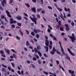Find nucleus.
Returning <instances> with one entry per match:
<instances>
[{"label":"nucleus","instance_id":"nucleus-39","mask_svg":"<svg viewBox=\"0 0 76 76\" xmlns=\"http://www.w3.org/2000/svg\"><path fill=\"white\" fill-rule=\"evenodd\" d=\"M38 63H39V64H41V60H39L38 61Z\"/></svg>","mask_w":76,"mask_h":76},{"label":"nucleus","instance_id":"nucleus-53","mask_svg":"<svg viewBox=\"0 0 76 76\" xmlns=\"http://www.w3.org/2000/svg\"><path fill=\"white\" fill-rule=\"evenodd\" d=\"M33 39L34 41H35V42H37V41H38L37 39L35 38H34Z\"/></svg>","mask_w":76,"mask_h":76},{"label":"nucleus","instance_id":"nucleus-25","mask_svg":"<svg viewBox=\"0 0 76 76\" xmlns=\"http://www.w3.org/2000/svg\"><path fill=\"white\" fill-rule=\"evenodd\" d=\"M41 12L42 14H45V11L44 10H42Z\"/></svg>","mask_w":76,"mask_h":76},{"label":"nucleus","instance_id":"nucleus-38","mask_svg":"<svg viewBox=\"0 0 76 76\" xmlns=\"http://www.w3.org/2000/svg\"><path fill=\"white\" fill-rule=\"evenodd\" d=\"M31 34L32 35H33V36H34V35H35V33H34V32H31Z\"/></svg>","mask_w":76,"mask_h":76},{"label":"nucleus","instance_id":"nucleus-61","mask_svg":"<svg viewBox=\"0 0 76 76\" xmlns=\"http://www.w3.org/2000/svg\"><path fill=\"white\" fill-rule=\"evenodd\" d=\"M50 67H53V64H52L50 63Z\"/></svg>","mask_w":76,"mask_h":76},{"label":"nucleus","instance_id":"nucleus-29","mask_svg":"<svg viewBox=\"0 0 76 76\" xmlns=\"http://www.w3.org/2000/svg\"><path fill=\"white\" fill-rule=\"evenodd\" d=\"M34 51L35 53H38V50H37V48H34Z\"/></svg>","mask_w":76,"mask_h":76},{"label":"nucleus","instance_id":"nucleus-27","mask_svg":"<svg viewBox=\"0 0 76 76\" xmlns=\"http://www.w3.org/2000/svg\"><path fill=\"white\" fill-rule=\"evenodd\" d=\"M53 52H56V49L55 48L53 47Z\"/></svg>","mask_w":76,"mask_h":76},{"label":"nucleus","instance_id":"nucleus-42","mask_svg":"<svg viewBox=\"0 0 76 76\" xmlns=\"http://www.w3.org/2000/svg\"><path fill=\"white\" fill-rule=\"evenodd\" d=\"M57 9H58V10H59V11H60L61 12L62 11V9H60V8H57Z\"/></svg>","mask_w":76,"mask_h":76},{"label":"nucleus","instance_id":"nucleus-21","mask_svg":"<svg viewBox=\"0 0 76 76\" xmlns=\"http://www.w3.org/2000/svg\"><path fill=\"white\" fill-rule=\"evenodd\" d=\"M41 10H42V9L41 8H38L37 9V11L38 12H39L41 11Z\"/></svg>","mask_w":76,"mask_h":76},{"label":"nucleus","instance_id":"nucleus-32","mask_svg":"<svg viewBox=\"0 0 76 76\" xmlns=\"http://www.w3.org/2000/svg\"><path fill=\"white\" fill-rule=\"evenodd\" d=\"M37 60V58L35 57H33V61H36Z\"/></svg>","mask_w":76,"mask_h":76},{"label":"nucleus","instance_id":"nucleus-13","mask_svg":"<svg viewBox=\"0 0 76 76\" xmlns=\"http://www.w3.org/2000/svg\"><path fill=\"white\" fill-rule=\"evenodd\" d=\"M16 18L18 20H20L22 19V17L20 15H18L17 17Z\"/></svg>","mask_w":76,"mask_h":76},{"label":"nucleus","instance_id":"nucleus-50","mask_svg":"<svg viewBox=\"0 0 76 76\" xmlns=\"http://www.w3.org/2000/svg\"><path fill=\"white\" fill-rule=\"evenodd\" d=\"M23 18H24V19H26V20L27 21H28V18H27V17H23Z\"/></svg>","mask_w":76,"mask_h":76},{"label":"nucleus","instance_id":"nucleus-2","mask_svg":"<svg viewBox=\"0 0 76 76\" xmlns=\"http://www.w3.org/2000/svg\"><path fill=\"white\" fill-rule=\"evenodd\" d=\"M30 19L32 20L33 22H34L35 24H37V20L38 19L37 18H32L31 17H30Z\"/></svg>","mask_w":76,"mask_h":76},{"label":"nucleus","instance_id":"nucleus-10","mask_svg":"<svg viewBox=\"0 0 76 76\" xmlns=\"http://www.w3.org/2000/svg\"><path fill=\"white\" fill-rule=\"evenodd\" d=\"M10 22L11 24H13V23H16V21H13V19L12 18H11L10 19Z\"/></svg>","mask_w":76,"mask_h":76},{"label":"nucleus","instance_id":"nucleus-48","mask_svg":"<svg viewBox=\"0 0 76 76\" xmlns=\"http://www.w3.org/2000/svg\"><path fill=\"white\" fill-rule=\"evenodd\" d=\"M7 69L8 70H10H10H11V68L10 67H7Z\"/></svg>","mask_w":76,"mask_h":76},{"label":"nucleus","instance_id":"nucleus-51","mask_svg":"<svg viewBox=\"0 0 76 76\" xmlns=\"http://www.w3.org/2000/svg\"><path fill=\"white\" fill-rule=\"evenodd\" d=\"M50 44L51 45H53V42H52V41H50Z\"/></svg>","mask_w":76,"mask_h":76},{"label":"nucleus","instance_id":"nucleus-62","mask_svg":"<svg viewBox=\"0 0 76 76\" xmlns=\"http://www.w3.org/2000/svg\"><path fill=\"white\" fill-rule=\"evenodd\" d=\"M56 61L57 63V64H59V63H60V62H59V61Z\"/></svg>","mask_w":76,"mask_h":76},{"label":"nucleus","instance_id":"nucleus-35","mask_svg":"<svg viewBox=\"0 0 76 76\" xmlns=\"http://www.w3.org/2000/svg\"><path fill=\"white\" fill-rule=\"evenodd\" d=\"M23 15H24V16H26L27 17H28V14H26L25 12H24L23 13Z\"/></svg>","mask_w":76,"mask_h":76},{"label":"nucleus","instance_id":"nucleus-23","mask_svg":"<svg viewBox=\"0 0 76 76\" xmlns=\"http://www.w3.org/2000/svg\"><path fill=\"white\" fill-rule=\"evenodd\" d=\"M19 31L20 32V33L21 35L22 36H23V33L22 32V31L21 30H19Z\"/></svg>","mask_w":76,"mask_h":76},{"label":"nucleus","instance_id":"nucleus-31","mask_svg":"<svg viewBox=\"0 0 76 76\" xmlns=\"http://www.w3.org/2000/svg\"><path fill=\"white\" fill-rule=\"evenodd\" d=\"M1 65L3 66V67H5V68H7V67L6 66V65H4L3 64H1Z\"/></svg>","mask_w":76,"mask_h":76},{"label":"nucleus","instance_id":"nucleus-24","mask_svg":"<svg viewBox=\"0 0 76 76\" xmlns=\"http://www.w3.org/2000/svg\"><path fill=\"white\" fill-rule=\"evenodd\" d=\"M1 28L3 29H5V27H4V26L2 25L1 26Z\"/></svg>","mask_w":76,"mask_h":76},{"label":"nucleus","instance_id":"nucleus-40","mask_svg":"<svg viewBox=\"0 0 76 76\" xmlns=\"http://www.w3.org/2000/svg\"><path fill=\"white\" fill-rule=\"evenodd\" d=\"M53 39H54V40H55V41H57V39L56 38V37L54 36L53 37Z\"/></svg>","mask_w":76,"mask_h":76},{"label":"nucleus","instance_id":"nucleus-47","mask_svg":"<svg viewBox=\"0 0 76 76\" xmlns=\"http://www.w3.org/2000/svg\"><path fill=\"white\" fill-rule=\"evenodd\" d=\"M36 37L37 38H39V34H37L36 35Z\"/></svg>","mask_w":76,"mask_h":76},{"label":"nucleus","instance_id":"nucleus-64","mask_svg":"<svg viewBox=\"0 0 76 76\" xmlns=\"http://www.w3.org/2000/svg\"><path fill=\"white\" fill-rule=\"evenodd\" d=\"M59 27L60 26L59 25L56 26V28H59Z\"/></svg>","mask_w":76,"mask_h":76},{"label":"nucleus","instance_id":"nucleus-14","mask_svg":"<svg viewBox=\"0 0 76 76\" xmlns=\"http://www.w3.org/2000/svg\"><path fill=\"white\" fill-rule=\"evenodd\" d=\"M31 11H33L34 12H36V8L34 7L33 8H31Z\"/></svg>","mask_w":76,"mask_h":76},{"label":"nucleus","instance_id":"nucleus-26","mask_svg":"<svg viewBox=\"0 0 76 76\" xmlns=\"http://www.w3.org/2000/svg\"><path fill=\"white\" fill-rule=\"evenodd\" d=\"M58 43L60 45V47H61V48L62 47V45H61V43L60 42V41H58Z\"/></svg>","mask_w":76,"mask_h":76},{"label":"nucleus","instance_id":"nucleus-34","mask_svg":"<svg viewBox=\"0 0 76 76\" xmlns=\"http://www.w3.org/2000/svg\"><path fill=\"white\" fill-rule=\"evenodd\" d=\"M11 51H12V52H13L14 53H17V52L14 49H11Z\"/></svg>","mask_w":76,"mask_h":76},{"label":"nucleus","instance_id":"nucleus-46","mask_svg":"<svg viewBox=\"0 0 76 76\" xmlns=\"http://www.w3.org/2000/svg\"><path fill=\"white\" fill-rule=\"evenodd\" d=\"M11 65L13 67H15V64L13 63H12Z\"/></svg>","mask_w":76,"mask_h":76},{"label":"nucleus","instance_id":"nucleus-28","mask_svg":"<svg viewBox=\"0 0 76 76\" xmlns=\"http://www.w3.org/2000/svg\"><path fill=\"white\" fill-rule=\"evenodd\" d=\"M4 51H3V50H1L0 51V53L1 54H3L4 53Z\"/></svg>","mask_w":76,"mask_h":76},{"label":"nucleus","instance_id":"nucleus-9","mask_svg":"<svg viewBox=\"0 0 76 76\" xmlns=\"http://www.w3.org/2000/svg\"><path fill=\"white\" fill-rule=\"evenodd\" d=\"M64 10L66 12H68L69 13H70V8H68L67 9V8L65 7L64 8Z\"/></svg>","mask_w":76,"mask_h":76},{"label":"nucleus","instance_id":"nucleus-58","mask_svg":"<svg viewBox=\"0 0 76 76\" xmlns=\"http://www.w3.org/2000/svg\"><path fill=\"white\" fill-rule=\"evenodd\" d=\"M1 60H3V61H4L5 60V58H1Z\"/></svg>","mask_w":76,"mask_h":76},{"label":"nucleus","instance_id":"nucleus-56","mask_svg":"<svg viewBox=\"0 0 76 76\" xmlns=\"http://www.w3.org/2000/svg\"><path fill=\"white\" fill-rule=\"evenodd\" d=\"M71 25L72 26H74V25H75V23L73 22H72Z\"/></svg>","mask_w":76,"mask_h":76},{"label":"nucleus","instance_id":"nucleus-1","mask_svg":"<svg viewBox=\"0 0 76 76\" xmlns=\"http://www.w3.org/2000/svg\"><path fill=\"white\" fill-rule=\"evenodd\" d=\"M72 36L68 35V37L71 39L72 42H73L75 41V40H76V38L75 37V34L73 33L72 34Z\"/></svg>","mask_w":76,"mask_h":76},{"label":"nucleus","instance_id":"nucleus-55","mask_svg":"<svg viewBox=\"0 0 76 76\" xmlns=\"http://www.w3.org/2000/svg\"><path fill=\"white\" fill-rule=\"evenodd\" d=\"M0 9H1V10H3V8L1 6H0Z\"/></svg>","mask_w":76,"mask_h":76},{"label":"nucleus","instance_id":"nucleus-3","mask_svg":"<svg viewBox=\"0 0 76 76\" xmlns=\"http://www.w3.org/2000/svg\"><path fill=\"white\" fill-rule=\"evenodd\" d=\"M7 0H3V1H1V5L4 7V4H6Z\"/></svg>","mask_w":76,"mask_h":76},{"label":"nucleus","instance_id":"nucleus-49","mask_svg":"<svg viewBox=\"0 0 76 76\" xmlns=\"http://www.w3.org/2000/svg\"><path fill=\"white\" fill-rule=\"evenodd\" d=\"M7 53L8 54H10V52L9 50H7Z\"/></svg>","mask_w":76,"mask_h":76},{"label":"nucleus","instance_id":"nucleus-63","mask_svg":"<svg viewBox=\"0 0 76 76\" xmlns=\"http://www.w3.org/2000/svg\"><path fill=\"white\" fill-rule=\"evenodd\" d=\"M58 24L59 25H61V21H59L58 22Z\"/></svg>","mask_w":76,"mask_h":76},{"label":"nucleus","instance_id":"nucleus-57","mask_svg":"<svg viewBox=\"0 0 76 76\" xmlns=\"http://www.w3.org/2000/svg\"><path fill=\"white\" fill-rule=\"evenodd\" d=\"M52 75L53 76H57L55 72H54L53 74Z\"/></svg>","mask_w":76,"mask_h":76},{"label":"nucleus","instance_id":"nucleus-18","mask_svg":"<svg viewBox=\"0 0 76 76\" xmlns=\"http://www.w3.org/2000/svg\"><path fill=\"white\" fill-rule=\"evenodd\" d=\"M25 5L27 7H30V6L29 5V4L27 3H25Z\"/></svg>","mask_w":76,"mask_h":76},{"label":"nucleus","instance_id":"nucleus-54","mask_svg":"<svg viewBox=\"0 0 76 76\" xmlns=\"http://www.w3.org/2000/svg\"><path fill=\"white\" fill-rule=\"evenodd\" d=\"M72 1L73 3H76V0H72Z\"/></svg>","mask_w":76,"mask_h":76},{"label":"nucleus","instance_id":"nucleus-45","mask_svg":"<svg viewBox=\"0 0 76 76\" xmlns=\"http://www.w3.org/2000/svg\"><path fill=\"white\" fill-rule=\"evenodd\" d=\"M5 18V16L4 15H2L1 17V19H4Z\"/></svg>","mask_w":76,"mask_h":76},{"label":"nucleus","instance_id":"nucleus-20","mask_svg":"<svg viewBox=\"0 0 76 76\" xmlns=\"http://www.w3.org/2000/svg\"><path fill=\"white\" fill-rule=\"evenodd\" d=\"M1 71L2 72H5L6 71V69L4 68H2L1 69Z\"/></svg>","mask_w":76,"mask_h":76},{"label":"nucleus","instance_id":"nucleus-44","mask_svg":"<svg viewBox=\"0 0 76 76\" xmlns=\"http://www.w3.org/2000/svg\"><path fill=\"white\" fill-rule=\"evenodd\" d=\"M50 53L51 54H52V55H54V52L53 51H51L50 52Z\"/></svg>","mask_w":76,"mask_h":76},{"label":"nucleus","instance_id":"nucleus-4","mask_svg":"<svg viewBox=\"0 0 76 76\" xmlns=\"http://www.w3.org/2000/svg\"><path fill=\"white\" fill-rule=\"evenodd\" d=\"M34 32L35 33V34H37L38 32H41V31L40 30H37V29H34Z\"/></svg>","mask_w":76,"mask_h":76},{"label":"nucleus","instance_id":"nucleus-19","mask_svg":"<svg viewBox=\"0 0 76 76\" xmlns=\"http://www.w3.org/2000/svg\"><path fill=\"white\" fill-rule=\"evenodd\" d=\"M37 48L38 50H40L41 49V47L39 46H38L37 47Z\"/></svg>","mask_w":76,"mask_h":76},{"label":"nucleus","instance_id":"nucleus-17","mask_svg":"<svg viewBox=\"0 0 76 76\" xmlns=\"http://www.w3.org/2000/svg\"><path fill=\"white\" fill-rule=\"evenodd\" d=\"M26 43V45L27 46H29V45H30V44H29L28 41H27Z\"/></svg>","mask_w":76,"mask_h":76},{"label":"nucleus","instance_id":"nucleus-52","mask_svg":"<svg viewBox=\"0 0 76 76\" xmlns=\"http://www.w3.org/2000/svg\"><path fill=\"white\" fill-rule=\"evenodd\" d=\"M37 16L38 18H40L41 17V16H40V15H39V14H37Z\"/></svg>","mask_w":76,"mask_h":76},{"label":"nucleus","instance_id":"nucleus-33","mask_svg":"<svg viewBox=\"0 0 76 76\" xmlns=\"http://www.w3.org/2000/svg\"><path fill=\"white\" fill-rule=\"evenodd\" d=\"M43 73L44 74H45V75H48V72H47L43 71Z\"/></svg>","mask_w":76,"mask_h":76},{"label":"nucleus","instance_id":"nucleus-15","mask_svg":"<svg viewBox=\"0 0 76 76\" xmlns=\"http://www.w3.org/2000/svg\"><path fill=\"white\" fill-rule=\"evenodd\" d=\"M37 53L38 54L40 57H41L42 56V53L40 52L39 50L37 51Z\"/></svg>","mask_w":76,"mask_h":76},{"label":"nucleus","instance_id":"nucleus-37","mask_svg":"<svg viewBox=\"0 0 76 76\" xmlns=\"http://www.w3.org/2000/svg\"><path fill=\"white\" fill-rule=\"evenodd\" d=\"M71 73V75H74V73H75V72H74V71H72Z\"/></svg>","mask_w":76,"mask_h":76},{"label":"nucleus","instance_id":"nucleus-8","mask_svg":"<svg viewBox=\"0 0 76 76\" xmlns=\"http://www.w3.org/2000/svg\"><path fill=\"white\" fill-rule=\"evenodd\" d=\"M65 26L66 27V31H69L70 28H69V26L67 24H65Z\"/></svg>","mask_w":76,"mask_h":76},{"label":"nucleus","instance_id":"nucleus-5","mask_svg":"<svg viewBox=\"0 0 76 76\" xmlns=\"http://www.w3.org/2000/svg\"><path fill=\"white\" fill-rule=\"evenodd\" d=\"M5 12L7 13V16L9 18H12V16L10 15L9 12L7 11V10H6L5 11Z\"/></svg>","mask_w":76,"mask_h":76},{"label":"nucleus","instance_id":"nucleus-12","mask_svg":"<svg viewBox=\"0 0 76 76\" xmlns=\"http://www.w3.org/2000/svg\"><path fill=\"white\" fill-rule=\"evenodd\" d=\"M61 48V52H62V54H63L64 56H65V55H66V54L65 53V52L64 51V49H63V48L62 47Z\"/></svg>","mask_w":76,"mask_h":76},{"label":"nucleus","instance_id":"nucleus-22","mask_svg":"<svg viewBox=\"0 0 76 76\" xmlns=\"http://www.w3.org/2000/svg\"><path fill=\"white\" fill-rule=\"evenodd\" d=\"M17 25L19 26H20V27H21V26L22 25V23H17Z\"/></svg>","mask_w":76,"mask_h":76},{"label":"nucleus","instance_id":"nucleus-60","mask_svg":"<svg viewBox=\"0 0 76 76\" xmlns=\"http://www.w3.org/2000/svg\"><path fill=\"white\" fill-rule=\"evenodd\" d=\"M44 56L46 57H48V56H47V55L45 54H44Z\"/></svg>","mask_w":76,"mask_h":76},{"label":"nucleus","instance_id":"nucleus-36","mask_svg":"<svg viewBox=\"0 0 76 76\" xmlns=\"http://www.w3.org/2000/svg\"><path fill=\"white\" fill-rule=\"evenodd\" d=\"M11 27L13 28H15V25L14 24H12L11 25Z\"/></svg>","mask_w":76,"mask_h":76},{"label":"nucleus","instance_id":"nucleus-16","mask_svg":"<svg viewBox=\"0 0 76 76\" xmlns=\"http://www.w3.org/2000/svg\"><path fill=\"white\" fill-rule=\"evenodd\" d=\"M44 48L45 49L46 51L47 52L48 51V47H46L45 46H44Z\"/></svg>","mask_w":76,"mask_h":76},{"label":"nucleus","instance_id":"nucleus-7","mask_svg":"<svg viewBox=\"0 0 76 76\" xmlns=\"http://www.w3.org/2000/svg\"><path fill=\"white\" fill-rule=\"evenodd\" d=\"M67 49L68 52H69V53H70L71 55H72V56H75V54L71 52V50H70V49L67 48Z\"/></svg>","mask_w":76,"mask_h":76},{"label":"nucleus","instance_id":"nucleus-59","mask_svg":"<svg viewBox=\"0 0 76 76\" xmlns=\"http://www.w3.org/2000/svg\"><path fill=\"white\" fill-rule=\"evenodd\" d=\"M13 56L15 58H16V55L15 54H13Z\"/></svg>","mask_w":76,"mask_h":76},{"label":"nucleus","instance_id":"nucleus-11","mask_svg":"<svg viewBox=\"0 0 76 76\" xmlns=\"http://www.w3.org/2000/svg\"><path fill=\"white\" fill-rule=\"evenodd\" d=\"M45 41L46 42H45V45L46 46H48V45L49 44V41L48 40H47V39H46L45 40Z\"/></svg>","mask_w":76,"mask_h":76},{"label":"nucleus","instance_id":"nucleus-41","mask_svg":"<svg viewBox=\"0 0 76 76\" xmlns=\"http://www.w3.org/2000/svg\"><path fill=\"white\" fill-rule=\"evenodd\" d=\"M48 7L49 9H51V10H52V7H51V6H48Z\"/></svg>","mask_w":76,"mask_h":76},{"label":"nucleus","instance_id":"nucleus-43","mask_svg":"<svg viewBox=\"0 0 76 76\" xmlns=\"http://www.w3.org/2000/svg\"><path fill=\"white\" fill-rule=\"evenodd\" d=\"M16 38L18 39L19 40L20 39V38L18 36H16Z\"/></svg>","mask_w":76,"mask_h":76},{"label":"nucleus","instance_id":"nucleus-30","mask_svg":"<svg viewBox=\"0 0 76 76\" xmlns=\"http://www.w3.org/2000/svg\"><path fill=\"white\" fill-rule=\"evenodd\" d=\"M13 3V0H10L9 2L10 4H12Z\"/></svg>","mask_w":76,"mask_h":76},{"label":"nucleus","instance_id":"nucleus-6","mask_svg":"<svg viewBox=\"0 0 76 76\" xmlns=\"http://www.w3.org/2000/svg\"><path fill=\"white\" fill-rule=\"evenodd\" d=\"M65 55L66 56L65 57V59H66V60H69V61H70V62H71V63H72V61H71V60H70V57H69V56H67V54H66Z\"/></svg>","mask_w":76,"mask_h":76}]
</instances>
